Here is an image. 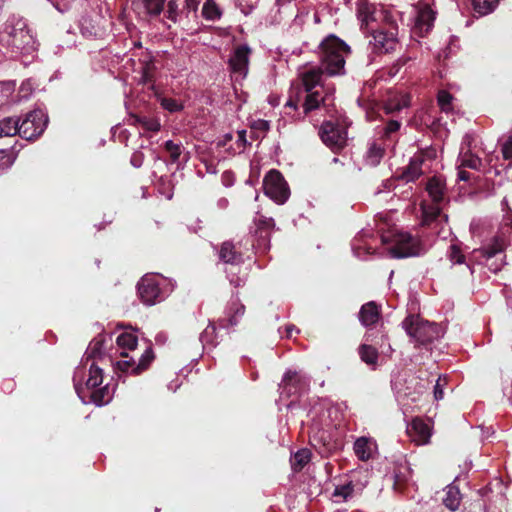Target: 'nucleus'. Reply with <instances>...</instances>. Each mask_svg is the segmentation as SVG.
Segmentation results:
<instances>
[{
  "label": "nucleus",
  "instance_id": "nucleus-1",
  "mask_svg": "<svg viewBox=\"0 0 512 512\" xmlns=\"http://www.w3.org/2000/svg\"><path fill=\"white\" fill-rule=\"evenodd\" d=\"M321 71L329 76L345 73V59L350 54V47L335 35L326 37L320 45Z\"/></svg>",
  "mask_w": 512,
  "mask_h": 512
},
{
  "label": "nucleus",
  "instance_id": "nucleus-2",
  "mask_svg": "<svg viewBox=\"0 0 512 512\" xmlns=\"http://www.w3.org/2000/svg\"><path fill=\"white\" fill-rule=\"evenodd\" d=\"M301 83L305 92L304 113L308 114L310 111L319 108L326 101L321 69L314 67L301 73Z\"/></svg>",
  "mask_w": 512,
  "mask_h": 512
},
{
  "label": "nucleus",
  "instance_id": "nucleus-3",
  "mask_svg": "<svg viewBox=\"0 0 512 512\" xmlns=\"http://www.w3.org/2000/svg\"><path fill=\"white\" fill-rule=\"evenodd\" d=\"M382 241L386 243L389 239L383 236ZM390 242L392 246L389 249V253L394 258L418 256L424 251L420 240L406 232L394 233Z\"/></svg>",
  "mask_w": 512,
  "mask_h": 512
},
{
  "label": "nucleus",
  "instance_id": "nucleus-4",
  "mask_svg": "<svg viewBox=\"0 0 512 512\" xmlns=\"http://www.w3.org/2000/svg\"><path fill=\"white\" fill-rule=\"evenodd\" d=\"M48 124V117L41 109L25 114L19 122V136L26 140H35L43 134Z\"/></svg>",
  "mask_w": 512,
  "mask_h": 512
},
{
  "label": "nucleus",
  "instance_id": "nucleus-5",
  "mask_svg": "<svg viewBox=\"0 0 512 512\" xmlns=\"http://www.w3.org/2000/svg\"><path fill=\"white\" fill-rule=\"evenodd\" d=\"M402 326L407 334L420 344L431 342L437 337V327L424 321L419 316L410 315L404 319Z\"/></svg>",
  "mask_w": 512,
  "mask_h": 512
},
{
  "label": "nucleus",
  "instance_id": "nucleus-6",
  "mask_svg": "<svg viewBox=\"0 0 512 512\" xmlns=\"http://www.w3.org/2000/svg\"><path fill=\"white\" fill-rule=\"evenodd\" d=\"M263 190L267 197L277 204H284L289 196L290 190L282 174L272 169L263 179Z\"/></svg>",
  "mask_w": 512,
  "mask_h": 512
},
{
  "label": "nucleus",
  "instance_id": "nucleus-7",
  "mask_svg": "<svg viewBox=\"0 0 512 512\" xmlns=\"http://www.w3.org/2000/svg\"><path fill=\"white\" fill-rule=\"evenodd\" d=\"M251 49L248 45L242 44L235 47L229 58L230 77L233 85L241 83L248 74L249 58ZM234 89L237 90L236 86Z\"/></svg>",
  "mask_w": 512,
  "mask_h": 512
},
{
  "label": "nucleus",
  "instance_id": "nucleus-8",
  "mask_svg": "<svg viewBox=\"0 0 512 512\" xmlns=\"http://www.w3.org/2000/svg\"><path fill=\"white\" fill-rule=\"evenodd\" d=\"M121 360L116 362V369L121 372H130L132 375H140L146 371L155 359L154 351L151 346L141 354L138 363L125 351L120 353Z\"/></svg>",
  "mask_w": 512,
  "mask_h": 512
},
{
  "label": "nucleus",
  "instance_id": "nucleus-9",
  "mask_svg": "<svg viewBox=\"0 0 512 512\" xmlns=\"http://www.w3.org/2000/svg\"><path fill=\"white\" fill-rule=\"evenodd\" d=\"M319 136L323 143L333 151L344 148L347 144V130L331 121L324 122L319 129Z\"/></svg>",
  "mask_w": 512,
  "mask_h": 512
},
{
  "label": "nucleus",
  "instance_id": "nucleus-10",
  "mask_svg": "<svg viewBox=\"0 0 512 512\" xmlns=\"http://www.w3.org/2000/svg\"><path fill=\"white\" fill-rule=\"evenodd\" d=\"M138 295L145 305H154L164 299L160 279L155 275H145L137 285Z\"/></svg>",
  "mask_w": 512,
  "mask_h": 512
},
{
  "label": "nucleus",
  "instance_id": "nucleus-11",
  "mask_svg": "<svg viewBox=\"0 0 512 512\" xmlns=\"http://www.w3.org/2000/svg\"><path fill=\"white\" fill-rule=\"evenodd\" d=\"M372 51L377 54L390 53L398 45L397 27L390 29H376L372 32V40L369 42Z\"/></svg>",
  "mask_w": 512,
  "mask_h": 512
},
{
  "label": "nucleus",
  "instance_id": "nucleus-12",
  "mask_svg": "<svg viewBox=\"0 0 512 512\" xmlns=\"http://www.w3.org/2000/svg\"><path fill=\"white\" fill-rule=\"evenodd\" d=\"M435 18L436 12L431 5L428 2H420L417 6V15L413 28L414 33L423 37L432 29Z\"/></svg>",
  "mask_w": 512,
  "mask_h": 512
},
{
  "label": "nucleus",
  "instance_id": "nucleus-13",
  "mask_svg": "<svg viewBox=\"0 0 512 512\" xmlns=\"http://www.w3.org/2000/svg\"><path fill=\"white\" fill-rule=\"evenodd\" d=\"M242 262V253L241 251L238 249V247L234 244H227L226 243V260H225V263L226 265H230V268L228 269L226 267V275L227 274H231V275H239L241 274L242 277H238L237 279H234L233 277L230 278V282L232 284H235V285H240V282H242L244 280V278L246 277L247 273L246 271H242L241 268L239 267V264Z\"/></svg>",
  "mask_w": 512,
  "mask_h": 512
},
{
  "label": "nucleus",
  "instance_id": "nucleus-14",
  "mask_svg": "<svg viewBox=\"0 0 512 512\" xmlns=\"http://www.w3.org/2000/svg\"><path fill=\"white\" fill-rule=\"evenodd\" d=\"M427 157V152L419 151L415 153L413 157H411L408 166L402 170L398 178L407 183L417 180L423 174L422 166L425 163Z\"/></svg>",
  "mask_w": 512,
  "mask_h": 512
},
{
  "label": "nucleus",
  "instance_id": "nucleus-15",
  "mask_svg": "<svg viewBox=\"0 0 512 512\" xmlns=\"http://www.w3.org/2000/svg\"><path fill=\"white\" fill-rule=\"evenodd\" d=\"M282 393H286L287 396H292L302 391H305L308 387L307 379L300 375L296 371H287L282 379L280 385Z\"/></svg>",
  "mask_w": 512,
  "mask_h": 512
},
{
  "label": "nucleus",
  "instance_id": "nucleus-16",
  "mask_svg": "<svg viewBox=\"0 0 512 512\" xmlns=\"http://www.w3.org/2000/svg\"><path fill=\"white\" fill-rule=\"evenodd\" d=\"M407 434L415 444L425 445L429 443L431 437V427L424 420L415 418L407 426Z\"/></svg>",
  "mask_w": 512,
  "mask_h": 512
},
{
  "label": "nucleus",
  "instance_id": "nucleus-17",
  "mask_svg": "<svg viewBox=\"0 0 512 512\" xmlns=\"http://www.w3.org/2000/svg\"><path fill=\"white\" fill-rule=\"evenodd\" d=\"M254 224L257 227L256 232H261L260 237L262 242L258 244L257 248L265 252L269 248V233L274 228L275 222L273 218L257 213Z\"/></svg>",
  "mask_w": 512,
  "mask_h": 512
},
{
  "label": "nucleus",
  "instance_id": "nucleus-18",
  "mask_svg": "<svg viewBox=\"0 0 512 512\" xmlns=\"http://www.w3.org/2000/svg\"><path fill=\"white\" fill-rule=\"evenodd\" d=\"M356 6L357 16L362 25L368 27L370 23L375 21V15L378 10L377 7L369 3L367 0H357Z\"/></svg>",
  "mask_w": 512,
  "mask_h": 512
},
{
  "label": "nucleus",
  "instance_id": "nucleus-19",
  "mask_svg": "<svg viewBox=\"0 0 512 512\" xmlns=\"http://www.w3.org/2000/svg\"><path fill=\"white\" fill-rule=\"evenodd\" d=\"M376 448L375 442L367 437H360L354 442V452L361 461L369 460Z\"/></svg>",
  "mask_w": 512,
  "mask_h": 512
},
{
  "label": "nucleus",
  "instance_id": "nucleus-20",
  "mask_svg": "<svg viewBox=\"0 0 512 512\" xmlns=\"http://www.w3.org/2000/svg\"><path fill=\"white\" fill-rule=\"evenodd\" d=\"M380 317L379 307L375 302L364 304L359 312V320L364 326L375 324Z\"/></svg>",
  "mask_w": 512,
  "mask_h": 512
},
{
  "label": "nucleus",
  "instance_id": "nucleus-21",
  "mask_svg": "<svg viewBox=\"0 0 512 512\" xmlns=\"http://www.w3.org/2000/svg\"><path fill=\"white\" fill-rule=\"evenodd\" d=\"M505 248V241L501 237H495L492 242L484 249L474 250L473 256L478 258V256L490 259L494 257L496 254L501 253Z\"/></svg>",
  "mask_w": 512,
  "mask_h": 512
},
{
  "label": "nucleus",
  "instance_id": "nucleus-22",
  "mask_svg": "<svg viewBox=\"0 0 512 512\" xmlns=\"http://www.w3.org/2000/svg\"><path fill=\"white\" fill-rule=\"evenodd\" d=\"M129 121L132 125H141L146 131L158 132L161 128L160 122L157 118L148 117L139 114H130Z\"/></svg>",
  "mask_w": 512,
  "mask_h": 512
},
{
  "label": "nucleus",
  "instance_id": "nucleus-23",
  "mask_svg": "<svg viewBox=\"0 0 512 512\" xmlns=\"http://www.w3.org/2000/svg\"><path fill=\"white\" fill-rule=\"evenodd\" d=\"M410 103L409 95L405 93L391 95L385 104V111L387 114L400 111L401 109L408 107Z\"/></svg>",
  "mask_w": 512,
  "mask_h": 512
},
{
  "label": "nucleus",
  "instance_id": "nucleus-24",
  "mask_svg": "<svg viewBox=\"0 0 512 512\" xmlns=\"http://www.w3.org/2000/svg\"><path fill=\"white\" fill-rule=\"evenodd\" d=\"M165 0H132L136 8H143L150 16H158L163 11Z\"/></svg>",
  "mask_w": 512,
  "mask_h": 512
},
{
  "label": "nucleus",
  "instance_id": "nucleus-25",
  "mask_svg": "<svg viewBox=\"0 0 512 512\" xmlns=\"http://www.w3.org/2000/svg\"><path fill=\"white\" fill-rule=\"evenodd\" d=\"M105 342L106 336L102 334H99L97 337L92 339L85 353L87 360H100L104 355Z\"/></svg>",
  "mask_w": 512,
  "mask_h": 512
},
{
  "label": "nucleus",
  "instance_id": "nucleus-26",
  "mask_svg": "<svg viewBox=\"0 0 512 512\" xmlns=\"http://www.w3.org/2000/svg\"><path fill=\"white\" fill-rule=\"evenodd\" d=\"M443 503L451 511H456L459 508L461 503V493L457 486L451 484L446 487Z\"/></svg>",
  "mask_w": 512,
  "mask_h": 512
},
{
  "label": "nucleus",
  "instance_id": "nucleus-27",
  "mask_svg": "<svg viewBox=\"0 0 512 512\" xmlns=\"http://www.w3.org/2000/svg\"><path fill=\"white\" fill-rule=\"evenodd\" d=\"M384 154L385 148L382 145L376 142H371L365 154V162L370 166H376L380 163Z\"/></svg>",
  "mask_w": 512,
  "mask_h": 512
},
{
  "label": "nucleus",
  "instance_id": "nucleus-28",
  "mask_svg": "<svg viewBox=\"0 0 512 512\" xmlns=\"http://www.w3.org/2000/svg\"><path fill=\"white\" fill-rule=\"evenodd\" d=\"M426 190L434 203L442 201L444 196V183L438 177H432L427 185Z\"/></svg>",
  "mask_w": 512,
  "mask_h": 512
},
{
  "label": "nucleus",
  "instance_id": "nucleus-29",
  "mask_svg": "<svg viewBox=\"0 0 512 512\" xmlns=\"http://www.w3.org/2000/svg\"><path fill=\"white\" fill-rule=\"evenodd\" d=\"M20 118L6 117L0 120V137L19 135Z\"/></svg>",
  "mask_w": 512,
  "mask_h": 512
},
{
  "label": "nucleus",
  "instance_id": "nucleus-30",
  "mask_svg": "<svg viewBox=\"0 0 512 512\" xmlns=\"http://www.w3.org/2000/svg\"><path fill=\"white\" fill-rule=\"evenodd\" d=\"M184 10L185 7L182 0H169L165 15L172 22L176 23Z\"/></svg>",
  "mask_w": 512,
  "mask_h": 512
},
{
  "label": "nucleus",
  "instance_id": "nucleus-31",
  "mask_svg": "<svg viewBox=\"0 0 512 512\" xmlns=\"http://www.w3.org/2000/svg\"><path fill=\"white\" fill-rule=\"evenodd\" d=\"M116 343L123 350L133 351L137 347L138 338L132 332H123L117 337Z\"/></svg>",
  "mask_w": 512,
  "mask_h": 512
},
{
  "label": "nucleus",
  "instance_id": "nucleus-32",
  "mask_svg": "<svg viewBox=\"0 0 512 512\" xmlns=\"http://www.w3.org/2000/svg\"><path fill=\"white\" fill-rule=\"evenodd\" d=\"M103 382V371L95 363H92L89 369V377L86 381V387L88 389H95L99 387Z\"/></svg>",
  "mask_w": 512,
  "mask_h": 512
},
{
  "label": "nucleus",
  "instance_id": "nucleus-33",
  "mask_svg": "<svg viewBox=\"0 0 512 512\" xmlns=\"http://www.w3.org/2000/svg\"><path fill=\"white\" fill-rule=\"evenodd\" d=\"M374 22H378L383 25L382 28L384 29H390L391 26L397 27L396 21L391 11L385 9L384 7L378 8Z\"/></svg>",
  "mask_w": 512,
  "mask_h": 512
},
{
  "label": "nucleus",
  "instance_id": "nucleus-34",
  "mask_svg": "<svg viewBox=\"0 0 512 512\" xmlns=\"http://www.w3.org/2000/svg\"><path fill=\"white\" fill-rule=\"evenodd\" d=\"M359 355L363 362L368 365H376L378 361V352L377 350L367 344H363L359 348Z\"/></svg>",
  "mask_w": 512,
  "mask_h": 512
},
{
  "label": "nucleus",
  "instance_id": "nucleus-35",
  "mask_svg": "<svg viewBox=\"0 0 512 512\" xmlns=\"http://www.w3.org/2000/svg\"><path fill=\"white\" fill-rule=\"evenodd\" d=\"M499 0H472L474 10L480 15L491 13L497 6Z\"/></svg>",
  "mask_w": 512,
  "mask_h": 512
},
{
  "label": "nucleus",
  "instance_id": "nucleus-36",
  "mask_svg": "<svg viewBox=\"0 0 512 512\" xmlns=\"http://www.w3.org/2000/svg\"><path fill=\"white\" fill-rule=\"evenodd\" d=\"M421 210H422V223L424 225L430 224L440 214V208L435 204L427 205L425 203H422Z\"/></svg>",
  "mask_w": 512,
  "mask_h": 512
},
{
  "label": "nucleus",
  "instance_id": "nucleus-37",
  "mask_svg": "<svg viewBox=\"0 0 512 512\" xmlns=\"http://www.w3.org/2000/svg\"><path fill=\"white\" fill-rule=\"evenodd\" d=\"M311 458V453L307 449L297 451L292 458V466L295 470H301Z\"/></svg>",
  "mask_w": 512,
  "mask_h": 512
},
{
  "label": "nucleus",
  "instance_id": "nucleus-38",
  "mask_svg": "<svg viewBox=\"0 0 512 512\" xmlns=\"http://www.w3.org/2000/svg\"><path fill=\"white\" fill-rule=\"evenodd\" d=\"M202 15L207 20H215L220 18L221 11L213 0H206L202 8Z\"/></svg>",
  "mask_w": 512,
  "mask_h": 512
},
{
  "label": "nucleus",
  "instance_id": "nucleus-39",
  "mask_svg": "<svg viewBox=\"0 0 512 512\" xmlns=\"http://www.w3.org/2000/svg\"><path fill=\"white\" fill-rule=\"evenodd\" d=\"M452 101L453 96L449 92L445 90H441L438 92L437 102L441 111L445 113L451 112L453 110Z\"/></svg>",
  "mask_w": 512,
  "mask_h": 512
},
{
  "label": "nucleus",
  "instance_id": "nucleus-40",
  "mask_svg": "<svg viewBox=\"0 0 512 512\" xmlns=\"http://www.w3.org/2000/svg\"><path fill=\"white\" fill-rule=\"evenodd\" d=\"M482 165V160L471 153H465L460 159V166L478 170Z\"/></svg>",
  "mask_w": 512,
  "mask_h": 512
},
{
  "label": "nucleus",
  "instance_id": "nucleus-41",
  "mask_svg": "<svg viewBox=\"0 0 512 512\" xmlns=\"http://www.w3.org/2000/svg\"><path fill=\"white\" fill-rule=\"evenodd\" d=\"M109 387L108 385L101 387V388H95L93 389L91 393V400L96 405H103L104 403H107L109 401L108 397Z\"/></svg>",
  "mask_w": 512,
  "mask_h": 512
},
{
  "label": "nucleus",
  "instance_id": "nucleus-42",
  "mask_svg": "<svg viewBox=\"0 0 512 512\" xmlns=\"http://www.w3.org/2000/svg\"><path fill=\"white\" fill-rule=\"evenodd\" d=\"M164 148L169 153L171 162L176 163L182 153L181 145L168 140L164 143Z\"/></svg>",
  "mask_w": 512,
  "mask_h": 512
},
{
  "label": "nucleus",
  "instance_id": "nucleus-43",
  "mask_svg": "<svg viewBox=\"0 0 512 512\" xmlns=\"http://www.w3.org/2000/svg\"><path fill=\"white\" fill-rule=\"evenodd\" d=\"M161 106L165 110H168L169 112H178L182 109V105L180 103H178V101L173 98H166V97L162 98Z\"/></svg>",
  "mask_w": 512,
  "mask_h": 512
},
{
  "label": "nucleus",
  "instance_id": "nucleus-44",
  "mask_svg": "<svg viewBox=\"0 0 512 512\" xmlns=\"http://www.w3.org/2000/svg\"><path fill=\"white\" fill-rule=\"evenodd\" d=\"M353 251L357 257H363L364 254H372V248L360 243V239L355 238L352 244Z\"/></svg>",
  "mask_w": 512,
  "mask_h": 512
},
{
  "label": "nucleus",
  "instance_id": "nucleus-45",
  "mask_svg": "<svg viewBox=\"0 0 512 512\" xmlns=\"http://www.w3.org/2000/svg\"><path fill=\"white\" fill-rule=\"evenodd\" d=\"M447 384V377L445 375L439 376L434 386V397L436 400L443 399L444 392L443 389Z\"/></svg>",
  "mask_w": 512,
  "mask_h": 512
},
{
  "label": "nucleus",
  "instance_id": "nucleus-46",
  "mask_svg": "<svg viewBox=\"0 0 512 512\" xmlns=\"http://www.w3.org/2000/svg\"><path fill=\"white\" fill-rule=\"evenodd\" d=\"M401 127V123L397 120H390L383 131V136L385 138H391L392 134L397 132Z\"/></svg>",
  "mask_w": 512,
  "mask_h": 512
},
{
  "label": "nucleus",
  "instance_id": "nucleus-47",
  "mask_svg": "<svg viewBox=\"0 0 512 512\" xmlns=\"http://www.w3.org/2000/svg\"><path fill=\"white\" fill-rule=\"evenodd\" d=\"M450 260L453 264H461L464 261V256L461 253V250L455 245L450 248Z\"/></svg>",
  "mask_w": 512,
  "mask_h": 512
},
{
  "label": "nucleus",
  "instance_id": "nucleus-48",
  "mask_svg": "<svg viewBox=\"0 0 512 512\" xmlns=\"http://www.w3.org/2000/svg\"><path fill=\"white\" fill-rule=\"evenodd\" d=\"M501 152L504 159H512V135L509 136L503 143Z\"/></svg>",
  "mask_w": 512,
  "mask_h": 512
},
{
  "label": "nucleus",
  "instance_id": "nucleus-49",
  "mask_svg": "<svg viewBox=\"0 0 512 512\" xmlns=\"http://www.w3.org/2000/svg\"><path fill=\"white\" fill-rule=\"evenodd\" d=\"M144 159L145 156L141 151H135L130 158V163L133 167L140 168L143 165Z\"/></svg>",
  "mask_w": 512,
  "mask_h": 512
},
{
  "label": "nucleus",
  "instance_id": "nucleus-50",
  "mask_svg": "<svg viewBox=\"0 0 512 512\" xmlns=\"http://www.w3.org/2000/svg\"><path fill=\"white\" fill-rule=\"evenodd\" d=\"M353 492V488L350 484L337 487L335 490L336 496H343L344 498L349 497Z\"/></svg>",
  "mask_w": 512,
  "mask_h": 512
},
{
  "label": "nucleus",
  "instance_id": "nucleus-51",
  "mask_svg": "<svg viewBox=\"0 0 512 512\" xmlns=\"http://www.w3.org/2000/svg\"><path fill=\"white\" fill-rule=\"evenodd\" d=\"M187 12H196L202 0H182Z\"/></svg>",
  "mask_w": 512,
  "mask_h": 512
},
{
  "label": "nucleus",
  "instance_id": "nucleus-52",
  "mask_svg": "<svg viewBox=\"0 0 512 512\" xmlns=\"http://www.w3.org/2000/svg\"><path fill=\"white\" fill-rule=\"evenodd\" d=\"M143 80L145 83H150L153 81V67L152 65L150 64H147L144 68H143Z\"/></svg>",
  "mask_w": 512,
  "mask_h": 512
},
{
  "label": "nucleus",
  "instance_id": "nucleus-53",
  "mask_svg": "<svg viewBox=\"0 0 512 512\" xmlns=\"http://www.w3.org/2000/svg\"><path fill=\"white\" fill-rule=\"evenodd\" d=\"M215 332H216L215 325H213V324L208 325L202 334V341L209 342L210 338L215 334Z\"/></svg>",
  "mask_w": 512,
  "mask_h": 512
},
{
  "label": "nucleus",
  "instance_id": "nucleus-54",
  "mask_svg": "<svg viewBox=\"0 0 512 512\" xmlns=\"http://www.w3.org/2000/svg\"><path fill=\"white\" fill-rule=\"evenodd\" d=\"M244 311H245V307L243 305H241V304L237 305L236 308H235V315L232 318H230V320H229L230 323L232 325L236 324L237 323L236 318L243 316Z\"/></svg>",
  "mask_w": 512,
  "mask_h": 512
},
{
  "label": "nucleus",
  "instance_id": "nucleus-55",
  "mask_svg": "<svg viewBox=\"0 0 512 512\" xmlns=\"http://www.w3.org/2000/svg\"><path fill=\"white\" fill-rule=\"evenodd\" d=\"M299 99H300V96L298 94L296 95L295 99L290 97L289 100L286 103V106L290 107V108H293V109H296L297 106H298Z\"/></svg>",
  "mask_w": 512,
  "mask_h": 512
},
{
  "label": "nucleus",
  "instance_id": "nucleus-56",
  "mask_svg": "<svg viewBox=\"0 0 512 512\" xmlns=\"http://www.w3.org/2000/svg\"><path fill=\"white\" fill-rule=\"evenodd\" d=\"M458 178L462 181H467V180H469V173L466 171L460 170L458 172Z\"/></svg>",
  "mask_w": 512,
  "mask_h": 512
},
{
  "label": "nucleus",
  "instance_id": "nucleus-57",
  "mask_svg": "<svg viewBox=\"0 0 512 512\" xmlns=\"http://www.w3.org/2000/svg\"><path fill=\"white\" fill-rule=\"evenodd\" d=\"M259 126H260V128H261V129H263V130H268V129H269V124H268V122H267V121H264V120H261V121L259 122Z\"/></svg>",
  "mask_w": 512,
  "mask_h": 512
},
{
  "label": "nucleus",
  "instance_id": "nucleus-58",
  "mask_svg": "<svg viewBox=\"0 0 512 512\" xmlns=\"http://www.w3.org/2000/svg\"><path fill=\"white\" fill-rule=\"evenodd\" d=\"M218 254H219V259L224 260V243L221 244Z\"/></svg>",
  "mask_w": 512,
  "mask_h": 512
},
{
  "label": "nucleus",
  "instance_id": "nucleus-59",
  "mask_svg": "<svg viewBox=\"0 0 512 512\" xmlns=\"http://www.w3.org/2000/svg\"><path fill=\"white\" fill-rule=\"evenodd\" d=\"M294 330V327L293 326H287L286 327V333H287V337H291L292 336V332Z\"/></svg>",
  "mask_w": 512,
  "mask_h": 512
},
{
  "label": "nucleus",
  "instance_id": "nucleus-60",
  "mask_svg": "<svg viewBox=\"0 0 512 512\" xmlns=\"http://www.w3.org/2000/svg\"><path fill=\"white\" fill-rule=\"evenodd\" d=\"M225 179H226V186H227L230 184V173L226 172Z\"/></svg>",
  "mask_w": 512,
  "mask_h": 512
},
{
  "label": "nucleus",
  "instance_id": "nucleus-61",
  "mask_svg": "<svg viewBox=\"0 0 512 512\" xmlns=\"http://www.w3.org/2000/svg\"><path fill=\"white\" fill-rule=\"evenodd\" d=\"M207 167V171L210 172V173H215V170H212V167L211 165H206Z\"/></svg>",
  "mask_w": 512,
  "mask_h": 512
},
{
  "label": "nucleus",
  "instance_id": "nucleus-62",
  "mask_svg": "<svg viewBox=\"0 0 512 512\" xmlns=\"http://www.w3.org/2000/svg\"><path fill=\"white\" fill-rule=\"evenodd\" d=\"M4 3H5V0H0V12L3 9Z\"/></svg>",
  "mask_w": 512,
  "mask_h": 512
},
{
  "label": "nucleus",
  "instance_id": "nucleus-63",
  "mask_svg": "<svg viewBox=\"0 0 512 512\" xmlns=\"http://www.w3.org/2000/svg\"><path fill=\"white\" fill-rule=\"evenodd\" d=\"M502 205L505 206V207H508V202L506 199H503L502 201Z\"/></svg>",
  "mask_w": 512,
  "mask_h": 512
},
{
  "label": "nucleus",
  "instance_id": "nucleus-64",
  "mask_svg": "<svg viewBox=\"0 0 512 512\" xmlns=\"http://www.w3.org/2000/svg\"><path fill=\"white\" fill-rule=\"evenodd\" d=\"M225 139H226V142H227L228 140H230V139H231V136H230V135H228V134H226Z\"/></svg>",
  "mask_w": 512,
  "mask_h": 512
}]
</instances>
